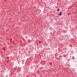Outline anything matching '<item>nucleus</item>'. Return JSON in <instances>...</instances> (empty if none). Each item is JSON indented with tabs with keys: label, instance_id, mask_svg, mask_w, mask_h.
Segmentation results:
<instances>
[{
	"label": "nucleus",
	"instance_id": "nucleus-2",
	"mask_svg": "<svg viewBox=\"0 0 77 77\" xmlns=\"http://www.w3.org/2000/svg\"><path fill=\"white\" fill-rule=\"evenodd\" d=\"M57 11H60V9H57Z\"/></svg>",
	"mask_w": 77,
	"mask_h": 77
},
{
	"label": "nucleus",
	"instance_id": "nucleus-1",
	"mask_svg": "<svg viewBox=\"0 0 77 77\" xmlns=\"http://www.w3.org/2000/svg\"><path fill=\"white\" fill-rule=\"evenodd\" d=\"M61 15H62V12H60V16H61Z\"/></svg>",
	"mask_w": 77,
	"mask_h": 77
}]
</instances>
